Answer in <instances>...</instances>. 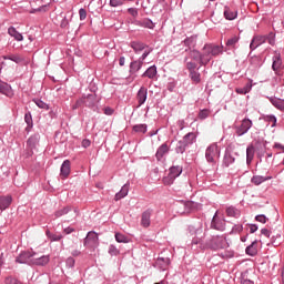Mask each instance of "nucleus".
<instances>
[{
    "label": "nucleus",
    "instance_id": "nucleus-55",
    "mask_svg": "<svg viewBox=\"0 0 284 284\" xmlns=\"http://www.w3.org/2000/svg\"><path fill=\"white\" fill-rule=\"evenodd\" d=\"M128 12L131 14V17H139V11L134 8H129Z\"/></svg>",
    "mask_w": 284,
    "mask_h": 284
},
{
    "label": "nucleus",
    "instance_id": "nucleus-53",
    "mask_svg": "<svg viewBox=\"0 0 284 284\" xmlns=\"http://www.w3.org/2000/svg\"><path fill=\"white\" fill-rule=\"evenodd\" d=\"M255 221H258V223H267V217L265 215H256Z\"/></svg>",
    "mask_w": 284,
    "mask_h": 284
},
{
    "label": "nucleus",
    "instance_id": "nucleus-42",
    "mask_svg": "<svg viewBox=\"0 0 284 284\" xmlns=\"http://www.w3.org/2000/svg\"><path fill=\"white\" fill-rule=\"evenodd\" d=\"M236 43H239V37L233 36L231 39H229L226 41V47L227 48H234V45H236Z\"/></svg>",
    "mask_w": 284,
    "mask_h": 284
},
{
    "label": "nucleus",
    "instance_id": "nucleus-13",
    "mask_svg": "<svg viewBox=\"0 0 284 284\" xmlns=\"http://www.w3.org/2000/svg\"><path fill=\"white\" fill-rule=\"evenodd\" d=\"M136 99H138L139 106L143 105V103L148 101V89L145 87L140 88Z\"/></svg>",
    "mask_w": 284,
    "mask_h": 284
},
{
    "label": "nucleus",
    "instance_id": "nucleus-46",
    "mask_svg": "<svg viewBox=\"0 0 284 284\" xmlns=\"http://www.w3.org/2000/svg\"><path fill=\"white\" fill-rule=\"evenodd\" d=\"M209 116H210V110H207V109H204V110L200 111V113H199V119H201L202 121L204 119H207Z\"/></svg>",
    "mask_w": 284,
    "mask_h": 284
},
{
    "label": "nucleus",
    "instance_id": "nucleus-37",
    "mask_svg": "<svg viewBox=\"0 0 284 284\" xmlns=\"http://www.w3.org/2000/svg\"><path fill=\"white\" fill-rule=\"evenodd\" d=\"M271 103H272V105H274V108H277V110H284V100L272 99Z\"/></svg>",
    "mask_w": 284,
    "mask_h": 284
},
{
    "label": "nucleus",
    "instance_id": "nucleus-23",
    "mask_svg": "<svg viewBox=\"0 0 284 284\" xmlns=\"http://www.w3.org/2000/svg\"><path fill=\"white\" fill-rule=\"evenodd\" d=\"M270 179H272L271 176H263V175H254L251 180V183H253L254 185H261V183H265V181H270Z\"/></svg>",
    "mask_w": 284,
    "mask_h": 284
},
{
    "label": "nucleus",
    "instance_id": "nucleus-4",
    "mask_svg": "<svg viewBox=\"0 0 284 284\" xmlns=\"http://www.w3.org/2000/svg\"><path fill=\"white\" fill-rule=\"evenodd\" d=\"M84 245L87 247H97L99 245V234L93 231L89 232L84 240Z\"/></svg>",
    "mask_w": 284,
    "mask_h": 284
},
{
    "label": "nucleus",
    "instance_id": "nucleus-58",
    "mask_svg": "<svg viewBox=\"0 0 284 284\" xmlns=\"http://www.w3.org/2000/svg\"><path fill=\"white\" fill-rule=\"evenodd\" d=\"M45 10H48V6H43V7H40L33 11H31V13H34V12H45Z\"/></svg>",
    "mask_w": 284,
    "mask_h": 284
},
{
    "label": "nucleus",
    "instance_id": "nucleus-41",
    "mask_svg": "<svg viewBox=\"0 0 284 284\" xmlns=\"http://www.w3.org/2000/svg\"><path fill=\"white\" fill-rule=\"evenodd\" d=\"M190 58L193 59V61H199L200 64H201V59H202L201 52H199L196 50L191 51L190 52Z\"/></svg>",
    "mask_w": 284,
    "mask_h": 284
},
{
    "label": "nucleus",
    "instance_id": "nucleus-38",
    "mask_svg": "<svg viewBox=\"0 0 284 284\" xmlns=\"http://www.w3.org/2000/svg\"><path fill=\"white\" fill-rule=\"evenodd\" d=\"M115 241H116V243H129L130 237L123 235L122 233H115Z\"/></svg>",
    "mask_w": 284,
    "mask_h": 284
},
{
    "label": "nucleus",
    "instance_id": "nucleus-18",
    "mask_svg": "<svg viewBox=\"0 0 284 284\" xmlns=\"http://www.w3.org/2000/svg\"><path fill=\"white\" fill-rule=\"evenodd\" d=\"M152 216V212L144 211L141 216V225L142 227H150V219Z\"/></svg>",
    "mask_w": 284,
    "mask_h": 284
},
{
    "label": "nucleus",
    "instance_id": "nucleus-6",
    "mask_svg": "<svg viewBox=\"0 0 284 284\" xmlns=\"http://www.w3.org/2000/svg\"><path fill=\"white\" fill-rule=\"evenodd\" d=\"M250 128H252V120L244 119L240 128H237L236 130L237 136H243V134H247V132L250 131Z\"/></svg>",
    "mask_w": 284,
    "mask_h": 284
},
{
    "label": "nucleus",
    "instance_id": "nucleus-26",
    "mask_svg": "<svg viewBox=\"0 0 284 284\" xmlns=\"http://www.w3.org/2000/svg\"><path fill=\"white\" fill-rule=\"evenodd\" d=\"M183 172L182 166H172L170 169L169 175L173 179H176L178 176H181V173Z\"/></svg>",
    "mask_w": 284,
    "mask_h": 284
},
{
    "label": "nucleus",
    "instance_id": "nucleus-9",
    "mask_svg": "<svg viewBox=\"0 0 284 284\" xmlns=\"http://www.w3.org/2000/svg\"><path fill=\"white\" fill-rule=\"evenodd\" d=\"M267 41V38L264 36H255L250 44L251 50H256L258 45H263Z\"/></svg>",
    "mask_w": 284,
    "mask_h": 284
},
{
    "label": "nucleus",
    "instance_id": "nucleus-22",
    "mask_svg": "<svg viewBox=\"0 0 284 284\" xmlns=\"http://www.w3.org/2000/svg\"><path fill=\"white\" fill-rule=\"evenodd\" d=\"M254 152H255V149H254V145H248L247 149H246V163L247 165H250L252 163V161H254Z\"/></svg>",
    "mask_w": 284,
    "mask_h": 284
},
{
    "label": "nucleus",
    "instance_id": "nucleus-21",
    "mask_svg": "<svg viewBox=\"0 0 284 284\" xmlns=\"http://www.w3.org/2000/svg\"><path fill=\"white\" fill-rule=\"evenodd\" d=\"M8 34H10V37H13L16 41H23V36L19 31H17L14 27H10L8 29Z\"/></svg>",
    "mask_w": 284,
    "mask_h": 284
},
{
    "label": "nucleus",
    "instance_id": "nucleus-1",
    "mask_svg": "<svg viewBox=\"0 0 284 284\" xmlns=\"http://www.w3.org/2000/svg\"><path fill=\"white\" fill-rule=\"evenodd\" d=\"M209 247H211V250H227L230 243H227L225 236H215L210 241Z\"/></svg>",
    "mask_w": 284,
    "mask_h": 284
},
{
    "label": "nucleus",
    "instance_id": "nucleus-45",
    "mask_svg": "<svg viewBox=\"0 0 284 284\" xmlns=\"http://www.w3.org/2000/svg\"><path fill=\"white\" fill-rule=\"evenodd\" d=\"M69 212H72V210L70 207H64V209L57 211L55 216L57 217L63 216V215L68 214Z\"/></svg>",
    "mask_w": 284,
    "mask_h": 284
},
{
    "label": "nucleus",
    "instance_id": "nucleus-49",
    "mask_svg": "<svg viewBox=\"0 0 284 284\" xmlns=\"http://www.w3.org/2000/svg\"><path fill=\"white\" fill-rule=\"evenodd\" d=\"M79 14H80V21H85L88 17V11H85V9H80Z\"/></svg>",
    "mask_w": 284,
    "mask_h": 284
},
{
    "label": "nucleus",
    "instance_id": "nucleus-31",
    "mask_svg": "<svg viewBox=\"0 0 284 284\" xmlns=\"http://www.w3.org/2000/svg\"><path fill=\"white\" fill-rule=\"evenodd\" d=\"M252 90V81H250L244 88H236L237 94H247Z\"/></svg>",
    "mask_w": 284,
    "mask_h": 284
},
{
    "label": "nucleus",
    "instance_id": "nucleus-47",
    "mask_svg": "<svg viewBox=\"0 0 284 284\" xmlns=\"http://www.w3.org/2000/svg\"><path fill=\"white\" fill-rule=\"evenodd\" d=\"M123 0H110L109 4L111 8H119L120 6H123Z\"/></svg>",
    "mask_w": 284,
    "mask_h": 284
},
{
    "label": "nucleus",
    "instance_id": "nucleus-48",
    "mask_svg": "<svg viewBox=\"0 0 284 284\" xmlns=\"http://www.w3.org/2000/svg\"><path fill=\"white\" fill-rule=\"evenodd\" d=\"M174 179L175 178H172V175H168V176H165L164 179H163V183H164V185H172L173 183H174Z\"/></svg>",
    "mask_w": 284,
    "mask_h": 284
},
{
    "label": "nucleus",
    "instance_id": "nucleus-15",
    "mask_svg": "<svg viewBox=\"0 0 284 284\" xmlns=\"http://www.w3.org/2000/svg\"><path fill=\"white\" fill-rule=\"evenodd\" d=\"M60 176L62 179H68V176H70V160H65L62 163Z\"/></svg>",
    "mask_w": 284,
    "mask_h": 284
},
{
    "label": "nucleus",
    "instance_id": "nucleus-54",
    "mask_svg": "<svg viewBox=\"0 0 284 284\" xmlns=\"http://www.w3.org/2000/svg\"><path fill=\"white\" fill-rule=\"evenodd\" d=\"M186 68H187V70H190V72H193L194 70H196V63L187 62Z\"/></svg>",
    "mask_w": 284,
    "mask_h": 284
},
{
    "label": "nucleus",
    "instance_id": "nucleus-20",
    "mask_svg": "<svg viewBox=\"0 0 284 284\" xmlns=\"http://www.w3.org/2000/svg\"><path fill=\"white\" fill-rule=\"evenodd\" d=\"M168 152H170V148L168 146V144H162V145L158 149L155 156H156V159H158L159 161H161V158H162V156H165V154H168Z\"/></svg>",
    "mask_w": 284,
    "mask_h": 284
},
{
    "label": "nucleus",
    "instance_id": "nucleus-17",
    "mask_svg": "<svg viewBox=\"0 0 284 284\" xmlns=\"http://www.w3.org/2000/svg\"><path fill=\"white\" fill-rule=\"evenodd\" d=\"M257 245H258V241L252 242V244L246 247V254L248 256H256V254H258Z\"/></svg>",
    "mask_w": 284,
    "mask_h": 284
},
{
    "label": "nucleus",
    "instance_id": "nucleus-44",
    "mask_svg": "<svg viewBox=\"0 0 284 284\" xmlns=\"http://www.w3.org/2000/svg\"><path fill=\"white\" fill-rule=\"evenodd\" d=\"M47 236L48 239H50V241H61L63 239V236H61L60 234H52L50 231H47Z\"/></svg>",
    "mask_w": 284,
    "mask_h": 284
},
{
    "label": "nucleus",
    "instance_id": "nucleus-16",
    "mask_svg": "<svg viewBox=\"0 0 284 284\" xmlns=\"http://www.w3.org/2000/svg\"><path fill=\"white\" fill-rule=\"evenodd\" d=\"M206 52H211L212 57H219L223 52V49L219 45L206 44Z\"/></svg>",
    "mask_w": 284,
    "mask_h": 284
},
{
    "label": "nucleus",
    "instance_id": "nucleus-12",
    "mask_svg": "<svg viewBox=\"0 0 284 284\" xmlns=\"http://www.w3.org/2000/svg\"><path fill=\"white\" fill-rule=\"evenodd\" d=\"M207 44L204 45L202 49V58H201V65H207L210 61H212V52L206 50Z\"/></svg>",
    "mask_w": 284,
    "mask_h": 284
},
{
    "label": "nucleus",
    "instance_id": "nucleus-7",
    "mask_svg": "<svg viewBox=\"0 0 284 284\" xmlns=\"http://www.w3.org/2000/svg\"><path fill=\"white\" fill-rule=\"evenodd\" d=\"M94 94H88L87 97H82L79 99L75 104L73 105V110H78V108H81V105L85 104L87 102L89 105H92L94 102Z\"/></svg>",
    "mask_w": 284,
    "mask_h": 284
},
{
    "label": "nucleus",
    "instance_id": "nucleus-30",
    "mask_svg": "<svg viewBox=\"0 0 284 284\" xmlns=\"http://www.w3.org/2000/svg\"><path fill=\"white\" fill-rule=\"evenodd\" d=\"M142 77H148V79H154L156 77V67H150Z\"/></svg>",
    "mask_w": 284,
    "mask_h": 284
},
{
    "label": "nucleus",
    "instance_id": "nucleus-51",
    "mask_svg": "<svg viewBox=\"0 0 284 284\" xmlns=\"http://www.w3.org/2000/svg\"><path fill=\"white\" fill-rule=\"evenodd\" d=\"M36 105H38V108H41L42 110H48V105L41 100L36 101Z\"/></svg>",
    "mask_w": 284,
    "mask_h": 284
},
{
    "label": "nucleus",
    "instance_id": "nucleus-3",
    "mask_svg": "<svg viewBox=\"0 0 284 284\" xmlns=\"http://www.w3.org/2000/svg\"><path fill=\"white\" fill-rule=\"evenodd\" d=\"M36 253L34 252H22L16 260L17 263H28L29 265H32L34 260Z\"/></svg>",
    "mask_w": 284,
    "mask_h": 284
},
{
    "label": "nucleus",
    "instance_id": "nucleus-63",
    "mask_svg": "<svg viewBox=\"0 0 284 284\" xmlns=\"http://www.w3.org/2000/svg\"><path fill=\"white\" fill-rule=\"evenodd\" d=\"M82 148H90V140H83Z\"/></svg>",
    "mask_w": 284,
    "mask_h": 284
},
{
    "label": "nucleus",
    "instance_id": "nucleus-29",
    "mask_svg": "<svg viewBox=\"0 0 284 284\" xmlns=\"http://www.w3.org/2000/svg\"><path fill=\"white\" fill-rule=\"evenodd\" d=\"M4 60L13 61L14 63H23V58L19 54L4 55Z\"/></svg>",
    "mask_w": 284,
    "mask_h": 284
},
{
    "label": "nucleus",
    "instance_id": "nucleus-39",
    "mask_svg": "<svg viewBox=\"0 0 284 284\" xmlns=\"http://www.w3.org/2000/svg\"><path fill=\"white\" fill-rule=\"evenodd\" d=\"M190 78L193 81V83H201V73H199V71H191Z\"/></svg>",
    "mask_w": 284,
    "mask_h": 284
},
{
    "label": "nucleus",
    "instance_id": "nucleus-43",
    "mask_svg": "<svg viewBox=\"0 0 284 284\" xmlns=\"http://www.w3.org/2000/svg\"><path fill=\"white\" fill-rule=\"evenodd\" d=\"M37 143H39V135H32L31 138H29L28 145H30V148H34Z\"/></svg>",
    "mask_w": 284,
    "mask_h": 284
},
{
    "label": "nucleus",
    "instance_id": "nucleus-2",
    "mask_svg": "<svg viewBox=\"0 0 284 284\" xmlns=\"http://www.w3.org/2000/svg\"><path fill=\"white\" fill-rule=\"evenodd\" d=\"M221 156V149L219 145L211 144L205 152V159L209 163H216V159Z\"/></svg>",
    "mask_w": 284,
    "mask_h": 284
},
{
    "label": "nucleus",
    "instance_id": "nucleus-56",
    "mask_svg": "<svg viewBox=\"0 0 284 284\" xmlns=\"http://www.w3.org/2000/svg\"><path fill=\"white\" fill-rule=\"evenodd\" d=\"M109 252H110L111 254H113L114 256H116V255L119 254V250H116V247H114L113 245H111V246L109 247Z\"/></svg>",
    "mask_w": 284,
    "mask_h": 284
},
{
    "label": "nucleus",
    "instance_id": "nucleus-28",
    "mask_svg": "<svg viewBox=\"0 0 284 284\" xmlns=\"http://www.w3.org/2000/svg\"><path fill=\"white\" fill-rule=\"evenodd\" d=\"M182 141L186 144V145H192V143H194V141H196V134L195 133H187L186 135H184V138L182 139Z\"/></svg>",
    "mask_w": 284,
    "mask_h": 284
},
{
    "label": "nucleus",
    "instance_id": "nucleus-19",
    "mask_svg": "<svg viewBox=\"0 0 284 284\" xmlns=\"http://www.w3.org/2000/svg\"><path fill=\"white\" fill-rule=\"evenodd\" d=\"M136 26H140L141 28H148L149 30H154V22L148 18L138 21Z\"/></svg>",
    "mask_w": 284,
    "mask_h": 284
},
{
    "label": "nucleus",
    "instance_id": "nucleus-64",
    "mask_svg": "<svg viewBox=\"0 0 284 284\" xmlns=\"http://www.w3.org/2000/svg\"><path fill=\"white\" fill-rule=\"evenodd\" d=\"M72 232H74V229H72V227L64 229L65 234H72Z\"/></svg>",
    "mask_w": 284,
    "mask_h": 284
},
{
    "label": "nucleus",
    "instance_id": "nucleus-11",
    "mask_svg": "<svg viewBox=\"0 0 284 284\" xmlns=\"http://www.w3.org/2000/svg\"><path fill=\"white\" fill-rule=\"evenodd\" d=\"M48 263H50V256L48 255H42L39 256V254L36 253V256H33V263L32 265H48Z\"/></svg>",
    "mask_w": 284,
    "mask_h": 284
},
{
    "label": "nucleus",
    "instance_id": "nucleus-61",
    "mask_svg": "<svg viewBox=\"0 0 284 284\" xmlns=\"http://www.w3.org/2000/svg\"><path fill=\"white\" fill-rule=\"evenodd\" d=\"M150 54V51H144V53L141 55L140 60L139 61H145V59H148V55Z\"/></svg>",
    "mask_w": 284,
    "mask_h": 284
},
{
    "label": "nucleus",
    "instance_id": "nucleus-34",
    "mask_svg": "<svg viewBox=\"0 0 284 284\" xmlns=\"http://www.w3.org/2000/svg\"><path fill=\"white\" fill-rule=\"evenodd\" d=\"M156 264L160 265L163 270L170 265V257H158Z\"/></svg>",
    "mask_w": 284,
    "mask_h": 284
},
{
    "label": "nucleus",
    "instance_id": "nucleus-8",
    "mask_svg": "<svg viewBox=\"0 0 284 284\" xmlns=\"http://www.w3.org/2000/svg\"><path fill=\"white\" fill-rule=\"evenodd\" d=\"M0 93L4 94V97H14V92L12 91V87L8 84V82H3L0 80Z\"/></svg>",
    "mask_w": 284,
    "mask_h": 284
},
{
    "label": "nucleus",
    "instance_id": "nucleus-52",
    "mask_svg": "<svg viewBox=\"0 0 284 284\" xmlns=\"http://www.w3.org/2000/svg\"><path fill=\"white\" fill-rule=\"evenodd\" d=\"M266 120H267L270 123H272V128H275V126H276V116H274V115H268V116L266 118Z\"/></svg>",
    "mask_w": 284,
    "mask_h": 284
},
{
    "label": "nucleus",
    "instance_id": "nucleus-14",
    "mask_svg": "<svg viewBox=\"0 0 284 284\" xmlns=\"http://www.w3.org/2000/svg\"><path fill=\"white\" fill-rule=\"evenodd\" d=\"M130 192V183H126L122 186L120 192H118L114 196V201H121V199H125L128 193Z\"/></svg>",
    "mask_w": 284,
    "mask_h": 284
},
{
    "label": "nucleus",
    "instance_id": "nucleus-25",
    "mask_svg": "<svg viewBox=\"0 0 284 284\" xmlns=\"http://www.w3.org/2000/svg\"><path fill=\"white\" fill-rule=\"evenodd\" d=\"M224 17L229 21H234V19H236V17H237V12H236V10H231L230 8L226 7L224 10Z\"/></svg>",
    "mask_w": 284,
    "mask_h": 284
},
{
    "label": "nucleus",
    "instance_id": "nucleus-50",
    "mask_svg": "<svg viewBox=\"0 0 284 284\" xmlns=\"http://www.w3.org/2000/svg\"><path fill=\"white\" fill-rule=\"evenodd\" d=\"M24 121L27 125L32 126V115L30 113H26Z\"/></svg>",
    "mask_w": 284,
    "mask_h": 284
},
{
    "label": "nucleus",
    "instance_id": "nucleus-60",
    "mask_svg": "<svg viewBox=\"0 0 284 284\" xmlns=\"http://www.w3.org/2000/svg\"><path fill=\"white\" fill-rule=\"evenodd\" d=\"M261 234H263L264 236H266V239H270V230H267V229H262V230H261Z\"/></svg>",
    "mask_w": 284,
    "mask_h": 284
},
{
    "label": "nucleus",
    "instance_id": "nucleus-35",
    "mask_svg": "<svg viewBox=\"0 0 284 284\" xmlns=\"http://www.w3.org/2000/svg\"><path fill=\"white\" fill-rule=\"evenodd\" d=\"M131 72H139L141 68H143V61H134L130 65Z\"/></svg>",
    "mask_w": 284,
    "mask_h": 284
},
{
    "label": "nucleus",
    "instance_id": "nucleus-27",
    "mask_svg": "<svg viewBox=\"0 0 284 284\" xmlns=\"http://www.w3.org/2000/svg\"><path fill=\"white\" fill-rule=\"evenodd\" d=\"M211 226L214 227V230H220L221 232H223V230H225V222H217L215 214L212 220Z\"/></svg>",
    "mask_w": 284,
    "mask_h": 284
},
{
    "label": "nucleus",
    "instance_id": "nucleus-36",
    "mask_svg": "<svg viewBox=\"0 0 284 284\" xmlns=\"http://www.w3.org/2000/svg\"><path fill=\"white\" fill-rule=\"evenodd\" d=\"M235 159L232 156V154L226 153L224 155V160H223V165H225V168H230V165H232V163H234Z\"/></svg>",
    "mask_w": 284,
    "mask_h": 284
},
{
    "label": "nucleus",
    "instance_id": "nucleus-5",
    "mask_svg": "<svg viewBox=\"0 0 284 284\" xmlns=\"http://www.w3.org/2000/svg\"><path fill=\"white\" fill-rule=\"evenodd\" d=\"M281 68H283V60L281 59V52L275 51L273 55L272 70L275 71V74H278L281 72Z\"/></svg>",
    "mask_w": 284,
    "mask_h": 284
},
{
    "label": "nucleus",
    "instance_id": "nucleus-57",
    "mask_svg": "<svg viewBox=\"0 0 284 284\" xmlns=\"http://www.w3.org/2000/svg\"><path fill=\"white\" fill-rule=\"evenodd\" d=\"M104 114H106L108 116L114 114V110L110 106L104 109Z\"/></svg>",
    "mask_w": 284,
    "mask_h": 284
},
{
    "label": "nucleus",
    "instance_id": "nucleus-10",
    "mask_svg": "<svg viewBox=\"0 0 284 284\" xmlns=\"http://www.w3.org/2000/svg\"><path fill=\"white\" fill-rule=\"evenodd\" d=\"M12 205V195H1L0 196V210H8Z\"/></svg>",
    "mask_w": 284,
    "mask_h": 284
},
{
    "label": "nucleus",
    "instance_id": "nucleus-40",
    "mask_svg": "<svg viewBox=\"0 0 284 284\" xmlns=\"http://www.w3.org/2000/svg\"><path fill=\"white\" fill-rule=\"evenodd\" d=\"M134 132H141L142 134H145L148 132V125L145 124H136L133 126Z\"/></svg>",
    "mask_w": 284,
    "mask_h": 284
},
{
    "label": "nucleus",
    "instance_id": "nucleus-59",
    "mask_svg": "<svg viewBox=\"0 0 284 284\" xmlns=\"http://www.w3.org/2000/svg\"><path fill=\"white\" fill-rule=\"evenodd\" d=\"M67 265H68L69 267H74V260H73L72 257H69V258L67 260Z\"/></svg>",
    "mask_w": 284,
    "mask_h": 284
},
{
    "label": "nucleus",
    "instance_id": "nucleus-33",
    "mask_svg": "<svg viewBox=\"0 0 284 284\" xmlns=\"http://www.w3.org/2000/svg\"><path fill=\"white\" fill-rule=\"evenodd\" d=\"M187 145L185 144V142L183 140H180L178 143H176V146H175V152L178 154H183V152H185Z\"/></svg>",
    "mask_w": 284,
    "mask_h": 284
},
{
    "label": "nucleus",
    "instance_id": "nucleus-32",
    "mask_svg": "<svg viewBox=\"0 0 284 284\" xmlns=\"http://www.w3.org/2000/svg\"><path fill=\"white\" fill-rule=\"evenodd\" d=\"M226 215L227 216H233V217H237L241 216V211H239L237 209H235L234 206H229L226 209Z\"/></svg>",
    "mask_w": 284,
    "mask_h": 284
},
{
    "label": "nucleus",
    "instance_id": "nucleus-24",
    "mask_svg": "<svg viewBox=\"0 0 284 284\" xmlns=\"http://www.w3.org/2000/svg\"><path fill=\"white\" fill-rule=\"evenodd\" d=\"M132 50H134V52L139 53V52H143V49L146 48L145 43L143 42H139V41H133L130 43Z\"/></svg>",
    "mask_w": 284,
    "mask_h": 284
},
{
    "label": "nucleus",
    "instance_id": "nucleus-62",
    "mask_svg": "<svg viewBox=\"0 0 284 284\" xmlns=\"http://www.w3.org/2000/svg\"><path fill=\"white\" fill-rule=\"evenodd\" d=\"M256 230H258V226H256L255 224L250 226L251 234H254V232H256Z\"/></svg>",
    "mask_w": 284,
    "mask_h": 284
}]
</instances>
